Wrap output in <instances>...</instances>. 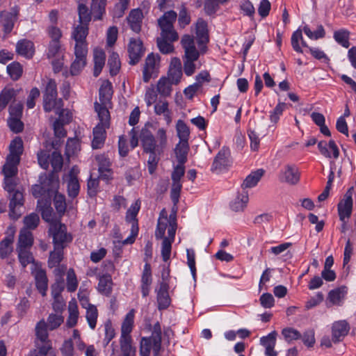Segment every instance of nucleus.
<instances>
[{
  "label": "nucleus",
  "mask_w": 356,
  "mask_h": 356,
  "mask_svg": "<svg viewBox=\"0 0 356 356\" xmlns=\"http://www.w3.org/2000/svg\"><path fill=\"white\" fill-rule=\"evenodd\" d=\"M40 184L32 188V194L38 198L37 209L41 213L43 220L49 222L52 219L53 209L51 199L53 193L58 188L59 178L56 172H51L44 178L40 177Z\"/></svg>",
  "instance_id": "1"
},
{
  "label": "nucleus",
  "mask_w": 356,
  "mask_h": 356,
  "mask_svg": "<svg viewBox=\"0 0 356 356\" xmlns=\"http://www.w3.org/2000/svg\"><path fill=\"white\" fill-rule=\"evenodd\" d=\"M140 140L144 151L149 154L147 168L149 174L152 175L157 168L160 154L167 146L166 130L164 128H159L154 136L149 130L143 129Z\"/></svg>",
  "instance_id": "2"
},
{
  "label": "nucleus",
  "mask_w": 356,
  "mask_h": 356,
  "mask_svg": "<svg viewBox=\"0 0 356 356\" xmlns=\"http://www.w3.org/2000/svg\"><path fill=\"white\" fill-rule=\"evenodd\" d=\"M181 43L184 49V71L186 75L190 76L195 72L196 65L194 62L202 54L196 49L194 37L192 35H184L181 38Z\"/></svg>",
  "instance_id": "3"
},
{
  "label": "nucleus",
  "mask_w": 356,
  "mask_h": 356,
  "mask_svg": "<svg viewBox=\"0 0 356 356\" xmlns=\"http://www.w3.org/2000/svg\"><path fill=\"white\" fill-rule=\"evenodd\" d=\"M99 122L93 129L92 147L100 149L103 147L106 139V129L110 126V113L107 108L96 105Z\"/></svg>",
  "instance_id": "4"
},
{
  "label": "nucleus",
  "mask_w": 356,
  "mask_h": 356,
  "mask_svg": "<svg viewBox=\"0 0 356 356\" xmlns=\"http://www.w3.org/2000/svg\"><path fill=\"white\" fill-rule=\"evenodd\" d=\"M57 85L54 79H49L43 95V108L46 112L59 110L63 107L61 99L57 98Z\"/></svg>",
  "instance_id": "5"
},
{
  "label": "nucleus",
  "mask_w": 356,
  "mask_h": 356,
  "mask_svg": "<svg viewBox=\"0 0 356 356\" xmlns=\"http://www.w3.org/2000/svg\"><path fill=\"white\" fill-rule=\"evenodd\" d=\"M49 232L53 238L54 247L64 249L72 241V236L67 232L65 225L58 221L50 224Z\"/></svg>",
  "instance_id": "6"
},
{
  "label": "nucleus",
  "mask_w": 356,
  "mask_h": 356,
  "mask_svg": "<svg viewBox=\"0 0 356 356\" xmlns=\"http://www.w3.org/2000/svg\"><path fill=\"white\" fill-rule=\"evenodd\" d=\"M175 223V231L177 230V222L175 217L170 215L168 217V213L165 209H162L159 213V217L157 220V225L155 230V237L156 239H161L166 238L165 233L166 229H169V227Z\"/></svg>",
  "instance_id": "7"
},
{
  "label": "nucleus",
  "mask_w": 356,
  "mask_h": 356,
  "mask_svg": "<svg viewBox=\"0 0 356 356\" xmlns=\"http://www.w3.org/2000/svg\"><path fill=\"white\" fill-rule=\"evenodd\" d=\"M196 40L198 44V51L202 54H205L207 50V44L209 42V33L207 29V23L202 19H198L196 22Z\"/></svg>",
  "instance_id": "8"
},
{
  "label": "nucleus",
  "mask_w": 356,
  "mask_h": 356,
  "mask_svg": "<svg viewBox=\"0 0 356 356\" xmlns=\"http://www.w3.org/2000/svg\"><path fill=\"white\" fill-rule=\"evenodd\" d=\"M354 193V188L350 187L343 199L338 204V213L340 220L349 219L353 209V195Z\"/></svg>",
  "instance_id": "9"
},
{
  "label": "nucleus",
  "mask_w": 356,
  "mask_h": 356,
  "mask_svg": "<svg viewBox=\"0 0 356 356\" xmlns=\"http://www.w3.org/2000/svg\"><path fill=\"white\" fill-rule=\"evenodd\" d=\"M129 64L136 65L144 54L145 49L140 39L131 38L128 44Z\"/></svg>",
  "instance_id": "10"
},
{
  "label": "nucleus",
  "mask_w": 356,
  "mask_h": 356,
  "mask_svg": "<svg viewBox=\"0 0 356 356\" xmlns=\"http://www.w3.org/2000/svg\"><path fill=\"white\" fill-rule=\"evenodd\" d=\"M160 61V56L154 54H149L146 59L143 70V79L147 83L153 74L157 72Z\"/></svg>",
  "instance_id": "11"
},
{
  "label": "nucleus",
  "mask_w": 356,
  "mask_h": 356,
  "mask_svg": "<svg viewBox=\"0 0 356 356\" xmlns=\"http://www.w3.org/2000/svg\"><path fill=\"white\" fill-rule=\"evenodd\" d=\"M31 273L35 277V285L38 290L42 296H46L48 288V280L46 272L41 268L40 264H33Z\"/></svg>",
  "instance_id": "12"
},
{
  "label": "nucleus",
  "mask_w": 356,
  "mask_h": 356,
  "mask_svg": "<svg viewBox=\"0 0 356 356\" xmlns=\"http://www.w3.org/2000/svg\"><path fill=\"white\" fill-rule=\"evenodd\" d=\"M88 33L87 24H80L74 28L72 36L75 40L74 49L88 50L86 38Z\"/></svg>",
  "instance_id": "13"
},
{
  "label": "nucleus",
  "mask_w": 356,
  "mask_h": 356,
  "mask_svg": "<svg viewBox=\"0 0 356 356\" xmlns=\"http://www.w3.org/2000/svg\"><path fill=\"white\" fill-rule=\"evenodd\" d=\"M350 326L347 321H336L332 324V337L334 343L341 341L348 334Z\"/></svg>",
  "instance_id": "14"
},
{
  "label": "nucleus",
  "mask_w": 356,
  "mask_h": 356,
  "mask_svg": "<svg viewBox=\"0 0 356 356\" xmlns=\"http://www.w3.org/2000/svg\"><path fill=\"white\" fill-rule=\"evenodd\" d=\"M300 172L295 165H286L281 170L280 180L291 185L297 184L300 180Z\"/></svg>",
  "instance_id": "15"
},
{
  "label": "nucleus",
  "mask_w": 356,
  "mask_h": 356,
  "mask_svg": "<svg viewBox=\"0 0 356 356\" xmlns=\"http://www.w3.org/2000/svg\"><path fill=\"white\" fill-rule=\"evenodd\" d=\"M17 15L18 10L16 8H13L11 12L1 11L0 13V24L6 34L10 33L13 29Z\"/></svg>",
  "instance_id": "16"
},
{
  "label": "nucleus",
  "mask_w": 356,
  "mask_h": 356,
  "mask_svg": "<svg viewBox=\"0 0 356 356\" xmlns=\"http://www.w3.org/2000/svg\"><path fill=\"white\" fill-rule=\"evenodd\" d=\"M95 159L98 163L99 167V177L106 181L111 179L112 177L113 172L111 169V162L110 159L104 154H100L97 155Z\"/></svg>",
  "instance_id": "17"
},
{
  "label": "nucleus",
  "mask_w": 356,
  "mask_h": 356,
  "mask_svg": "<svg viewBox=\"0 0 356 356\" xmlns=\"http://www.w3.org/2000/svg\"><path fill=\"white\" fill-rule=\"evenodd\" d=\"M318 148L325 158L337 159L339 156V149L334 140H330L328 143L325 140L318 142Z\"/></svg>",
  "instance_id": "18"
},
{
  "label": "nucleus",
  "mask_w": 356,
  "mask_h": 356,
  "mask_svg": "<svg viewBox=\"0 0 356 356\" xmlns=\"http://www.w3.org/2000/svg\"><path fill=\"white\" fill-rule=\"evenodd\" d=\"M230 152L228 148L223 147L216 156L212 166L213 172H219L229 165Z\"/></svg>",
  "instance_id": "19"
},
{
  "label": "nucleus",
  "mask_w": 356,
  "mask_h": 356,
  "mask_svg": "<svg viewBox=\"0 0 356 356\" xmlns=\"http://www.w3.org/2000/svg\"><path fill=\"white\" fill-rule=\"evenodd\" d=\"M24 204V197L22 193L19 191H13V194L10 201L9 216L13 219H17L21 216V207Z\"/></svg>",
  "instance_id": "20"
},
{
  "label": "nucleus",
  "mask_w": 356,
  "mask_h": 356,
  "mask_svg": "<svg viewBox=\"0 0 356 356\" xmlns=\"http://www.w3.org/2000/svg\"><path fill=\"white\" fill-rule=\"evenodd\" d=\"M88 50L74 49L75 59L70 67V74L72 76L78 75L86 65Z\"/></svg>",
  "instance_id": "21"
},
{
  "label": "nucleus",
  "mask_w": 356,
  "mask_h": 356,
  "mask_svg": "<svg viewBox=\"0 0 356 356\" xmlns=\"http://www.w3.org/2000/svg\"><path fill=\"white\" fill-rule=\"evenodd\" d=\"M175 223L169 227L168 236L167 238H161V256L164 261L169 260L171 254L172 244L175 241Z\"/></svg>",
  "instance_id": "22"
},
{
  "label": "nucleus",
  "mask_w": 356,
  "mask_h": 356,
  "mask_svg": "<svg viewBox=\"0 0 356 356\" xmlns=\"http://www.w3.org/2000/svg\"><path fill=\"white\" fill-rule=\"evenodd\" d=\"M113 94L111 83L108 81H104L100 86L99 90V102L95 103V110L96 111V105L108 109L107 106L110 103V99Z\"/></svg>",
  "instance_id": "23"
},
{
  "label": "nucleus",
  "mask_w": 356,
  "mask_h": 356,
  "mask_svg": "<svg viewBox=\"0 0 356 356\" xmlns=\"http://www.w3.org/2000/svg\"><path fill=\"white\" fill-rule=\"evenodd\" d=\"M277 333L273 331L268 335L261 337L260 343L265 348L266 356H277V353L274 350L276 345Z\"/></svg>",
  "instance_id": "24"
},
{
  "label": "nucleus",
  "mask_w": 356,
  "mask_h": 356,
  "mask_svg": "<svg viewBox=\"0 0 356 356\" xmlns=\"http://www.w3.org/2000/svg\"><path fill=\"white\" fill-rule=\"evenodd\" d=\"M347 293L346 287L341 286L331 290L327 296V306L332 305L341 306Z\"/></svg>",
  "instance_id": "25"
},
{
  "label": "nucleus",
  "mask_w": 356,
  "mask_h": 356,
  "mask_svg": "<svg viewBox=\"0 0 356 356\" xmlns=\"http://www.w3.org/2000/svg\"><path fill=\"white\" fill-rule=\"evenodd\" d=\"M78 173L79 170L76 167H73L70 172L67 181V192L68 195L71 197H76L79 193L80 185L76 177Z\"/></svg>",
  "instance_id": "26"
},
{
  "label": "nucleus",
  "mask_w": 356,
  "mask_h": 356,
  "mask_svg": "<svg viewBox=\"0 0 356 356\" xmlns=\"http://www.w3.org/2000/svg\"><path fill=\"white\" fill-rule=\"evenodd\" d=\"M143 17V13L140 9H134L129 13L127 19L131 29L135 33L140 32Z\"/></svg>",
  "instance_id": "27"
},
{
  "label": "nucleus",
  "mask_w": 356,
  "mask_h": 356,
  "mask_svg": "<svg viewBox=\"0 0 356 356\" xmlns=\"http://www.w3.org/2000/svg\"><path fill=\"white\" fill-rule=\"evenodd\" d=\"M157 302L159 309H166L170 303L168 295V285L165 282L160 284L159 289L157 291Z\"/></svg>",
  "instance_id": "28"
},
{
  "label": "nucleus",
  "mask_w": 356,
  "mask_h": 356,
  "mask_svg": "<svg viewBox=\"0 0 356 356\" xmlns=\"http://www.w3.org/2000/svg\"><path fill=\"white\" fill-rule=\"evenodd\" d=\"M23 141L21 138L15 137L9 145L10 153L7 157L15 159L20 162V156L23 153Z\"/></svg>",
  "instance_id": "29"
},
{
  "label": "nucleus",
  "mask_w": 356,
  "mask_h": 356,
  "mask_svg": "<svg viewBox=\"0 0 356 356\" xmlns=\"http://www.w3.org/2000/svg\"><path fill=\"white\" fill-rule=\"evenodd\" d=\"M248 193L246 191L239 192L234 200L231 202L230 207L236 212L243 211L248 202Z\"/></svg>",
  "instance_id": "30"
},
{
  "label": "nucleus",
  "mask_w": 356,
  "mask_h": 356,
  "mask_svg": "<svg viewBox=\"0 0 356 356\" xmlns=\"http://www.w3.org/2000/svg\"><path fill=\"white\" fill-rule=\"evenodd\" d=\"M264 175V170L263 169H258L252 172L246 177L243 184H241L243 189L242 191H245L246 188L254 187L260 181Z\"/></svg>",
  "instance_id": "31"
},
{
  "label": "nucleus",
  "mask_w": 356,
  "mask_h": 356,
  "mask_svg": "<svg viewBox=\"0 0 356 356\" xmlns=\"http://www.w3.org/2000/svg\"><path fill=\"white\" fill-rule=\"evenodd\" d=\"M134 322V310H130L126 315L121 326L120 337H131V332L133 330Z\"/></svg>",
  "instance_id": "32"
},
{
  "label": "nucleus",
  "mask_w": 356,
  "mask_h": 356,
  "mask_svg": "<svg viewBox=\"0 0 356 356\" xmlns=\"http://www.w3.org/2000/svg\"><path fill=\"white\" fill-rule=\"evenodd\" d=\"M121 356H136V348L133 346L131 337H120Z\"/></svg>",
  "instance_id": "33"
},
{
  "label": "nucleus",
  "mask_w": 356,
  "mask_h": 356,
  "mask_svg": "<svg viewBox=\"0 0 356 356\" xmlns=\"http://www.w3.org/2000/svg\"><path fill=\"white\" fill-rule=\"evenodd\" d=\"M16 51L19 55L30 58L34 54L33 44L27 40H20L17 43Z\"/></svg>",
  "instance_id": "34"
},
{
  "label": "nucleus",
  "mask_w": 356,
  "mask_h": 356,
  "mask_svg": "<svg viewBox=\"0 0 356 356\" xmlns=\"http://www.w3.org/2000/svg\"><path fill=\"white\" fill-rule=\"evenodd\" d=\"M154 112L156 115H163V119L167 124H170L172 122V113L168 108L167 101L160 100L154 105Z\"/></svg>",
  "instance_id": "35"
},
{
  "label": "nucleus",
  "mask_w": 356,
  "mask_h": 356,
  "mask_svg": "<svg viewBox=\"0 0 356 356\" xmlns=\"http://www.w3.org/2000/svg\"><path fill=\"white\" fill-rule=\"evenodd\" d=\"M174 83L170 79L163 76L160 78L156 84V90L162 97H168L171 95Z\"/></svg>",
  "instance_id": "36"
},
{
  "label": "nucleus",
  "mask_w": 356,
  "mask_h": 356,
  "mask_svg": "<svg viewBox=\"0 0 356 356\" xmlns=\"http://www.w3.org/2000/svg\"><path fill=\"white\" fill-rule=\"evenodd\" d=\"M140 208V202L136 200L133 203L126 213L125 220L126 222L130 223L131 226L138 227L137 215Z\"/></svg>",
  "instance_id": "37"
},
{
  "label": "nucleus",
  "mask_w": 356,
  "mask_h": 356,
  "mask_svg": "<svg viewBox=\"0 0 356 356\" xmlns=\"http://www.w3.org/2000/svg\"><path fill=\"white\" fill-rule=\"evenodd\" d=\"M16 90L10 87H5L0 92V112L3 111L8 103L16 96Z\"/></svg>",
  "instance_id": "38"
},
{
  "label": "nucleus",
  "mask_w": 356,
  "mask_h": 356,
  "mask_svg": "<svg viewBox=\"0 0 356 356\" xmlns=\"http://www.w3.org/2000/svg\"><path fill=\"white\" fill-rule=\"evenodd\" d=\"M69 316L66 321V325L69 327L75 326L77 323L79 312L75 300H71L68 305Z\"/></svg>",
  "instance_id": "39"
},
{
  "label": "nucleus",
  "mask_w": 356,
  "mask_h": 356,
  "mask_svg": "<svg viewBox=\"0 0 356 356\" xmlns=\"http://www.w3.org/2000/svg\"><path fill=\"white\" fill-rule=\"evenodd\" d=\"M32 233L26 229L20 231L17 249H29L33 245Z\"/></svg>",
  "instance_id": "40"
},
{
  "label": "nucleus",
  "mask_w": 356,
  "mask_h": 356,
  "mask_svg": "<svg viewBox=\"0 0 356 356\" xmlns=\"http://www.w3.org/2000/svg\"><path fill=\"white\" fill-rule=\"evenodd\" d=\"M105 53L103 50L95 49L94 51V76H98L105 64Z\"/></svg>",
  "instance_id": "41"
},
{
  "label": "nucleus",
  "mask_w": 356,
  "mask_h": 356,
  "mask_svg": "<svg viewBox=\"0 0 356 356\" xmlns=\"http://www.w3.org/2000/svg\"><path fill=\"white\" fill-rule=\"evenodd\" d=\"M177 17V14L174 10H170L164 14L158 19V24L160 29L168 27H174V23Z\"/></svg>",
  "instance_id": "42"
},
{
  "label": "nucleus",
  "mask_w": 356,
  "mask_h": 356,
  "mask_svg": "<svg viewBox=\"0 0 356 356\" xmlns=\"http://www.w3.org/2000/svg\"><path fill=\"white\" fill-rule=\"evenodd\" d=\"M189 150L188 142H179L175 148V154L179 163H185Z\"/></svg>",
  "instance_id": "43"
},
{
  "label": "nucleus",
  "mask_w": 356,
  "mask_h": 356,
  "mask_svg": "<svg viewBox=\"0 0 356 356\" xmlns=\"http://www.w3.org/2000/svg\"><path fill=\"white\" fill-rule=\"evenodd\" d=\"M19 163V161L6 157V163L2 168V173L4 177H15L18 172L17 165Z\"/></svg>",
  "instance_id": "44"
},
{
  "label": "nucleus",
  "mask_w": 356,
  "mask_h": 356,
  "mask_svg": "<svg viewBox=\"0 0 356 356\" xmlns=\"http://www.w3.org/2000/svg\"><path fill=\"white\" fill-rule=\"evenodd\" d=\"M112 280L109 275H104L99 278L98 291L106 296L111 294L112 291Z\"/></svg>",
  "instance_id": "45"
},
{
  "label": "nucleus",
  "mask_w": 356,
  "mask_h": 356,
  "mask_svg": "<svg viewBox=\"0 0 356 356\" xmlns=\"http://www.w3.org/2000/svg\"><path fill=\"white\" fill-rule=\"evenodd\" d=\"M106 0H92L91 10L95 19H101L105 13Z\"/></svg>",
  "instance_id": "46"
},
{
  "label": "nucleus",
  "mask_w": 356,
  "mask_h": 356,
  "mask_svg": "<svg viewBox=\"0 0 356 356\" xmlns=\"http://www.w3.org/2000/svg\"><path fill=\"white\" fill-rule=\"evenodd\" d=\"M18 252V259L23 268L28 264H31V269L33 268V264H36L33 257L29 249H17Z\"/></svg>",
  "instance_id": "47"
},
{
  "label": "nucleus",
  "mask_w": 356,
  "mask_h": 356,
  "mask_svg": "<svg viewBox=\"0 0 356 356\" xmlns=\"http://www.w3.org/2000/svg\"><path fill=\"white\" fill-rule=\"evenodd\" d=\"M54 248V250L50 252L48 259V266L49 268L58 266L63 258L64 249L56 247Z\"/></svg>",
  "instance_id": "48"
},
{
  "label": "nucleus",
  "mask_w": 356,
  "mask_h": 356,
  "mask_svg": "<svg viewBox=\"0 0 356 356\" xmlns=\"http://www.w3.org/2000/svg\"><path fill=\"white\" fill-rule=\"evenodd\" d=\"M13 236H8L0 243V257L5 259L13 252Z\"/></svg>",
  "instance_id": "49"
},
{
  "label": "nucleus",
  "mask_w": 356,
  "mask_h": 356,
  "mask_svg": "<svg viewBox=\"0 0 356 356\" xmlns=\"http://www.w3.org/2000/svg\"><path fill=\"white\" fill-rule=\"evenodd\" d=\"M48 327L46 325L44 320L40 321L35 326V335L37 339L40 342H47L49 341L48 337L49 334L47 332Z\"/></svg>",
  "instance_id": "50"
},
{
  "label": "nucleus",
  "mask_w": 356,
  "mask_h": 356,
  "mask_svg": "<svg viewBox=\"0 0 356 356\" xmlns=\"http://www.w3.org/2000/svg\"><path fill=\"white\" fill-rule=\"evenodd\" d=\"M176 130L177 133V136L179 138V142L188 141L190 130L188 127L184 123V121L181 120L177 121L176 124Z\"/></svg>",
  "instance_id": "51"
},
{
  "label": "nucleus",
  "mask_w": 356,
  "mask_h": 356,
  "mask_svg": "<svg viewBox=\"0 0 356 356\" xmlns=\"http://www.w3.org/2000/svg\"><path fill=\"white\" fill-rule=\"evenodd\" d=\"M64 318L61 314H50L47 318L46 325L49 330L57 329L63 323Z\"/></svg>",
  "instance_id": "52"
},
{
  "label": "nucleus",
  "mask_w": 356,
  "mask_h": 356,
  "mask_svg": "<svg viewBox=\"0 0 356 356\" xmlns=\"http://www.w3.org/2000/svg\"><path fill=\"white\" fill-rule=\"evenodd\" d=\"M58 189L53 193L54 195V204L57 212L63 215L66 210L65 197L63 195L57 192Z\"/></svg>",
  "instance_id": "53"
},
{
  "label": "nucleus",
  "mask_w": 356,
  "mask_h": 356,
  "mask_svg": "<svg viewBox=\"0 0 356 356\" xmlns=\"http://www.w3.org/2000/svg\"><path fill=\"white\" fill-rule=\"evenodd\" d=\"M79 19L80 24H87L91 20L92 10H89L88 7L80 3L78 7Z\"/></svg>",
  "instance_id": "54"
},
{
  "label": "nucleus",
  "mask_w": 356,
  "mask_h": 356,
  "mask_svg": "<svg viewBox=\"0 0 356 356\" xmlns=\"http://www.w3.org/2000/svg\"><path fill=\"white\" fill-rule=\"evenodd\" d=\"M334 40L342 47L348 48L350 45L349 32L344 29L337 31L334 33Z\"/></svg>",
  "instance_id": "55"
},
{
  "label": "nucleus",
  "mask_w": 356,
  "mask_h": 356,
  "mask_svg": "<svg viewBox=\"0 0 356 356\" xmlns=\"http://www.w3.org/2000/svg\"><path fill=\"white\" fill-rule=\"evenodd\" d=\"M86 318L89 327L92 330H94L96 327L98 318V310L96 306L90 307L89 308H87Z\"/></svg>",
  "instance_id": "56"
},
{
  "label": "nucleus",
  "mask_w": 356,
  "mask_h": 356,
  "mask_svg": "<svg viewBox=\"0 0 356 356\" xmlns=\"http://www.w3.org/2000/svg\"><path fill=\"white\" fill-rule=\"evenodd\" d=\"M303 31L311 40H318L324 38L325 31L322 25H319L315 31H312L310 28L306 25L303 27Z\"/></svg>",
  "instance_id": "57"
},
{
  "label": "nucleus",
  "mask_w": 356,
  "mask_h": 356,
  "mask_svg": "<svg viewBox=\"0 0 356 356\" xmlns=\"http://www.w3.org/2000/svg\"><path fill=\"white\" fill-rule=\"evenodd\" d=\"M108 65L110 67V73L112 76L116 75L120 68L119 56L117 53L112 52L108 60Z\"/></svg>",
  "instance_id": "58"
},
{
  "label": "nucleus",
  "mask_w": 356,
  "mask_h": 356,
  "mask_svg": "<svg viewBox=\"0 0 356 356\" xmlns=\"http://www.w3.org/2000/svg\"><path fill=\"white\" fill-rule=\"evenodd\" d=\"M282 334L284 340L289 343L294 340L300 339L302 337L299 331L292 327L284 328L282 331Z\"/></svg>",
  "instance_id": "59"
},
{
  "label": "nucleus",
  "mask_w": 356,
  "mask_h": 356,
  "mask_svg": "<svg viewBox=\"0 0 356 356\" xmlns=\"http://www.w3.org/2000/svg\"><path fill=\"white\" fill-rule=\"evenodd\" d=\"M78 286V281L74 270L69 269L67 273V289L70 292H74Z\"/></svg>",
  "instance_id": "60"
},
{
  "label": "nucleus",
  "mask_w": 356,
  "mask_h": 356,
  "mask_svg": "<svg viewBox=\"0 0 356 356\" xmlns=\"http://www.w3.org/2000/svg\"><path fill=\"white\" fill-rule=\"evenodd\" d=\"M40 222V218L38 214L35 213H32L27 216H26L24 219V223L25 227L24 229H34L37 227Z\"/></svg>",
  "instance_id": "61"
},
{
  "label": "nucleus",
  "mask_w": 356,
  "mask_h": 356,
  "mask_svg": "<svg viewBox=\"0 0 356 356\" xmlns=\"http://www.w3.org/2000/svg\"><path fill=\"white\" fill-rule=\"evenodd\" d=\"M7 71L12 79L17 80L22 74V67L19 63H12L7 66Z\"/></svg>",
  "instance_id": "62"
},
{
  "label": "nucleus",
  "mask_w": 356,
  "mask_h": 356,
  "mask_svg": "<svg viewBox=\"0 0 356 356\" xmlns=\"http://www.w3.org/2000/svg\"><path fill=\"white\" fill-rule=\"evenodd\" d=\"M161 38L168 40L169 42L177 41L179 38L178 33L174 27L161 28Z\"/></svg>",
  "instance_id": "63"
},
{
  "label": "nucleus",
  "mask_w": 356,
  "mask_h": 356,
  "mask_svg": "<svg viewBox=\"0 0 356 356\" xmlns=\"http://www.w3.org/2000/svg\"><path fill=\"white\" fill-rule=\"evenodd\" d=\"M152 347V340L149 338L143 337L140 341V356H149Z\"/></svg>",
  "instance_id": "64"
}]
</instances>
